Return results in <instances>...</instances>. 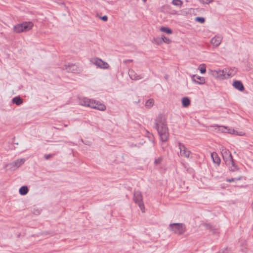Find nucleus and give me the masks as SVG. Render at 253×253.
<instances>
[{
    "label": "nucleus",
    "mask_w": 253,
    "mask_h": 253,
    "mask_svg": "<svg viewBox=\"0 0 253 253\" xmlns=\"http://www.w3.org/2000/svg\"><path fill=\"white\" fill-rule=\"evenodd\" d=\"M155 127L158 132L161 140L163 142L167 141L169 133L164 115L160 114L157 117L155 120Z\"/></svg>",
    "instance_id": "nucleus-1"
},
{
    "label": "nucleus",
    "mask_w": 253,
    "mask_h": 253,
    "mask_svg": "<svg viewBox=\"0 0 253 253\" xmlns=\"http://www.w3.org/2000/svg\"><path fill=\"white\" fill-rule=\"evenodd\" d=\"M221 153L223 159L226 164L228 166L231 171H235L238 169V167L235 165L233 157L229 150L225 147L222 146L220 148Z\"/></svg>",
    "instance_id": "nucleus-2"
},
{
    "label": "nucleus",
    "mask_w": 253,
    "mask_h": 253,
    "mask_svg": "<svg viewBox=\"0 0 253 253\" xmlns=\"http://www.w3.org/2000/svg\"><path fill=\"white\" fill-rule=\"evenodd\" d=\"M79 103L82 106L90 107L100 111H104L106 108L105 105L86 97H82L80 98Z\"/></svg>",
    "instance_id": "nucleus-3"
},
{
    "label": "nucleus",
    "mask_w": 253,
    "mask_h": 253,
    "mask_svg": "<svg viewBox=\"0 0 253 253\" xmlns=\"http://www.w3.org/2000/svg\"><path fill=\"white\" fill-rule=\"evenodd\" d=\"M169 229L174 234L181 235L186 231V227L185 224L184 223H173L169 225Z\"/></svg>",
    "instance_id": "nucleus-4"
},
{
    "label": "nucleus",
    "mask_w": 253,
    "mask_h": 253,
    "mask_svg": "<svg viewBox=\"0 0 253 253\" xmlns=\"http://www.w3.org/2000/svg\"><path fill=\"white\" fill-rule=\"evenodd\" d=\"M33 27V23L31 22H25L21 24H18L13 27V30L15 33H20L27 32L31 30Z\"/></svg>",
    "instance_id": "nucleus-5"
},
{
    "label": "nucleus",
    "mask_w": 253,
    "mask_h": 253,
    "mask_svg": "<svg viewBox=\"0 0 253 253\" xmlns=\"http://www.w3.org/2000/svg\"><path fill=\"white\" fill-rule=\"evenodd\" d=\"M89 61L91 64L101 69H108L110 67L108 63L98 57L91 58Z\"/></svg>",
    "instance_id": "nucleus-6"
},
{
    "label": "nucleus",
    "mask_w": 253,
    "mask_h": 253,
    "mask_svg": "<svg viewBox=\"0 0 253 253\" xmlns=\"http://www.w3.org/2000/svg\"><path fill=\"white\" fill-rule=\"evenodd\" d=\"M25 162L24 158L19 159L11 163L6 165L5 168H7V170L14 171L23 165Z\"/></svg>",
    "instance_id": "nucleus-7"
},
{
    "label": "nucleus",
    "mask_w": 253,
    "mask_h": 253,
    "mask_svg": "<svg viewBox=\"0 0 253 253\" xmlns=\"http://www.w3.org/2000/svg\"><path fill=\"white\" fill-rule=\"evenodd\" d=\"M147 135L144 136L143 138L144 143L145 144V147L147 148H152L154 146V137L152 134L149 133L146 130Z\"/></svg>",
    "instance_id": "nucleus-8"
},
{
    "label": "nucleus",
    "mask_w": 253,
    "mask_h": 253,
    "mask_svg": "<svg viewBox=\"0 0 253 253\" xmlns=\"http://www.w3.org/2000/svg\"><path fill=\"white\" fill-rule=\"evenodd\" d=\"M178 147L180 150V155L186 158H189L191 152L186 147L184 144L178 142Z\"/></svg>",
    "instance_id": "nucleus-9"
},
{
    "label": "nucleus",
    "mask_w": 253,
    "mask_h": 253,
    "mask_svg": "<svg viewBox=\"0 0 253 253\" xmlns=\"http://www.w3.org/2000/svg\"><path fill=\"white\" fill-rule=\"evenodd\" d=\"M65 70L68 72L73 73H79L81 71V69L77 65L74 64L66 65Z\"/></svg>",
    "instance_id": "nucleus-10"
},
{
    "label": "nucleus",
    "mask_w": 253,
    "mask_h": 253,
    "mask_svg": "<svg viewBox=\"0 0 253 253\" xmlns=\"http://www.w3.org/2000/svg\"><path fill=\"white\" fill-rule=\"evenodd\" d=\"M133 200L135 203L137 204L141 210L142 209V196L141 192L135 191L134 193Z\"/></svg>",
    "instance_id": "nucleus-11"
},
{
    "label": "nucleus",
    "mask_w": 253,
    "mask_h": 253,
    "mask_svg": "<svg viewBox=\"0 0 253 253\" xmlns=\"http://www.w3.org/2000/svg\"><path fill=\"white\" fill-rule=\"evenodd\" d=\"M222 40V37L219 36H215L211 40V43L214 46H218L220 45Z\"/></svg>",
    "instance_id": "nucleus-12"
},
{
    "label": "nucleus",
    "mask_w": 253,
    "mask_h": 253,
    "mask_svg": "<svg viewBox=\"0 0 253 253\" xmlns=\"http://www.w3.org/2000/svg\"><path fill=\"white\" fill-rule=\"evenodd\" d=\"M211 75L215 78L223 79L224 77V74L223 70H214L211 71Z\"/></svg>",
    "instance_id": "nucleus-13"
},
{
    "label": "nucleus",
    "mask_w": 253,
    "mask_h": 253,
    "mask_svg": "<svg viewBox=\"0 0 253 253\" xmlns=\"http://www.w3.org/2000/svg\"><path fill=\"white\" fill-rule=\"evenodd\" d=\"M192 79L193 82L198 84H202L205 83V79L199 76L194 75Z\"/></svg>",
    "instance_id": "nucleus-14"
},
{
    "label": "nucleus",
    "mask_w": 253,
    "mask_h": 253,
    "mask_svg": "<svg viewBox=\"0 0 253 253\" xmlns=\"http://www.w3.org/2000/svg\"><path fill=\"white\" fill-rule=\"evenodd\" d=\"M233 86L237 89L239 91H243L244 90L245 88L242 84V83L240 81H235L233 82Z\"/></svg>",
    "instance_id": "nucleus-15"
},
{
    "label": "nucleus",
    "mask_w": 253,
    "mask_h": 253,
    "mask_svg": "<svg viewBox=\"0 0 253 253\" xmlns=\"http://www.w3.org/2000/svg\"><path fill=\"white\" fill-rule=\"evenodd\" d=\"M128 75L130 79L132 80H138L141 79V76L138 75L137 73L132 70L129 71Z\"/></svg>",
    "instance_id": "nucleus-16"
},
{
    "label": "nucleus",
    "mask_w": 253,
    "mask_h": 253,
    "mask_svg": "<svg viewBox=\"0 0 253 253\" xmlns=\"http://www.w3.org/2000/svg\"><path fill=\"white\" fill-rule=\"evenodd\" d=\"M211 157L212 158V161L214 163L216 164L217 165H219L220 164V159L218 157V155L216 152H212L211 153Z\"/></svg>",
    "instance_id": "nucleus-17"
},
{
    "label": "nucleus",
    "mask_w": 253,
    "mask_h": 253,
    "mask_svg": "<svg viewBox=\"0 0 253 253\" xmlns=\"http://www.w3.org/2000/svg\"><path fill=\"white\" fill-rule=\"evenodd\" d=\"M182 104L184 107H188L190 104V100L187 97H184L182 99Z\"/></svg>",
    "instance_id": "nucleus-18"
},
{
    "label": "nucleus",
    "mask_w": 253,
    "mask_h": 253,
    "mask_svg": "<svg viewBox=\"0 0 253 253\" xmlns=\"http://www.w3.org/2000/svg\"><path fill=\"white\" fill-rule=\"evenodd\" d=\"M12 102L19 106L22 104L23 100L20 97L16 96L12 99Z\"/></svg>",
    "instance_id": "nucleus-19"
},
{
    "label": "nucleus",
    "mask_w": 253,
    "mask_h": 253,
    "mask_svg": "<svg viewBox=\"0 0 253 253\" xmlns=\"http://www.w3.org/2000/svg\"><path fill=\"white\" fill-rule=\"evenodd\" d=\"M28 188L27 186H22L19 190V192L20 195H25L28 192Z\"/></svg>",
    "instance_id": "nucleus-20"
},
{
    "label": "nucleus",
    "mask_w": 253,
    "mask_h": 253,
    "mask_svg": "<svg viewBox=\"0 0 253 253\" xmlns=\"http://www.w3.org/2000/svg\"><path fill=\"white\" fill-rule=\"evenodd\" d=\"M154 104V100L153 98L148 99L145 103V106L146 108H151Z\"/></svg>",
    "instance_id": "nucleus-21"
},
{
    "label": "nucleus",
    "mask_w": 253,
    "mask_h": 253,
    "mask_svg": "<svg viewBox=\"0 0 253 253\" xmlns=\"http://www.w3.org/2000/svg\"><path fill=\"white\" fill-rule=\"evenodd\" d=\"M203 225L206 227V228L208 230H209L211 231H212L213 233L215 232L216 229L212 226L210 223H204Z\"/></svg>",
    "instance_id": "nucleus-22"
},
{
    "label": "nucleus",
    "mask_w": 253,
    "mask_h": 253,
    "mask_svg": "<svg viewBox=\"0 0 253 253\" xmlns=\"http://www.w3.org/2000/svg\"><path fill=\"white\" fill-rule=\"evenodd\" d=\"M159 40H160L159 42L160 43H161L162 41L163 42H164L168 44L170 43L171 42L169 38L166 37L164 35L162 36L161 39H159Z\"/></svg>",
    "instance_id": "nucleus-23"
},
{
    "label": "nucleus",
    "mask_w": 253,
    "mask_h": 253,
    "mask_svg": "<svg viewBox=\"0 0 253 253\" xmlns=\"http://www.w3.org/2000/svg\"><path fill=\"white\" fill-rule=\"evenodd\" d=\"M171 3L174 5L180 7L183 4V2L181 0H172Z\"/></svg>",
    "instance_id": "nucleus-24"
},
{
    "label": "nucleus",
    "mask_w": 253,
    "mask_h": 253,
    "mask_svg": "<svg viewBox=\"0 0 253 253\" xmlns=\"http://www.w3.org/2000/svg\"><path fill=\"white\" fill-rule=\"evenodd\" d=\"M160 30L162 32H166V33L169 34H171L172 33V31L170 29L166 27H161Z\"/></svg>",
    "instance_id": "nucleus-25"
},
{
    "label": "nucleus",
    "mask_w": 253,
    "mask_h": 253,
    "mask_svg": "<svg viewBox=\"0 0 253 253\" xmlns=\"http://www.w3.org/2000/svg\"><path fill=\"white\" fill-rule=\"evenodd\" d=\"M228 132L232 134H235L237 135L242 136L244 135V133L243 132H238L237 131L234 129H228Z\"/></svg>",
    "instance_id": "nucleus-26"
},
{
    "label": "nucleus",
    "mask_w": 253,
    "mask_h": 253,
    "mask_svg": "<svg viewBox=\"0 0 253 253\" xmlns=\"http://www.w3.org/2000/svg\"><path fill=\"white\" fill-rule=\"evenodd\" d=\"M242 176H240L237 178H229V179H226V181L229 182H231L234 181L235 180H240L242 179Z\"/></svg>",
    "instance_id": "nucleus-27"
},
{
    "label": "nucleus",
    "mask_w": 253,
    "mask_h": 253,
    "mask_svg": "<svg viewBox=\"0 0 253 253\" xmlns=\"http://www.w3.org/2000/svg\"><path fill=\"white\" fill-rule=\"evenodd\" d=\"M163 161V158L162 157H159L158 158L155 159L154 161V163L156 165H159Z\"/></svg>",
    "instance_id": "nucleus-28"
},
{
    "label": "nucleus",
    "mask_w": 253,
    "mask_h": 253,
    "mask_svg": "<svg viewBox=\"0 0 253 253\" xmlns=\"http://www.w3.org/2000/svg\"><path fill=\"white\" fill-rule=\"evenodd\" d=\"M200 71L201 73L205 74L206 72V68L205 64H202L200 67Z\"/></svg>",
    "instance_id": "nucleus-29"
},
{
    "label": "nucleus",
    "mask_w": 253,
    "mask_h": 253,
    "mask_svg": "<svg viewBox=\"0 0 253 253\" xmlns=\"http://www.w3.org/2000/svg\"><path fill=\"white\" fill-rule=\"evenodd\" d=\"M196 21L201 23H203L205 21V19L204 17H197L196 18Z\"/></svg>",
    "instance_id": "nucleus-30"
},
{
    "label": "nucleus",
    "mask_w": 253,
    "mask_h": 253,
    "mask_svg": "<svg viewBox=\"0 0 253 253\" xmlns=\"http://www.w3.org/2000/svg\"><path fill=\"white\" fill-rule=\"evenodd\" d=\"M219 253H232L230 250L228 249L227 248H226L224 249H223L222 251H220Z\"/></svg>",
    "instance_id": "nucleus-31"
},
{
    "label": "nucleus",
    "mask_w": 253,
    "mask_h": 253,
    "mask_svg": "<svg viewBox=\"0 0 253 253\" xmlns=\"http://www.w3.org/2000/svg\"><path fill=\"white\" fill-rule=\"evenodd\" d=\"M201 2L205 4H209L212 2L213 0H199Z\"/></svg>",
    "instance_id": "nucleus-32"
},
{
    "label": "nucleus",
    "mask_w": 253,
    "mask_h": 253,
    "mask_svg": "<svg viewBox=\"0 0 253 253\" xmlns=\"http://www.w3.org/2000/svg\"><path fill=\"white\" fill-rule=\"evenodd\" d=\"M52 157V155H51V154H47V155H45L44 156V158L45 160H48V159H49L50 158H51Z\"/></svg>",
    "instance_id": "nucleus-33"
},
{
    "label": "nucleus",
    "mask_w": 253,
    "mask_h": 253,
    "mask_svg": "<svg viewBox=\"0 0 253 253\" xmlns=\"http://www.w3.org/2000/svg\"><path fill=\"white\" fill-rule=\"evenodd\" d=\"M100 18L104 21H106L108 20V17L106 15L101 17Z\"/></svg>",
    "instance_id": "nucleus-34"
},
{
    "label": "nucleus",
    "mask_w": 253,
    "mask_h": 253,
    "mask_svg": "<svg viewBox=\"0 0 253 253\" xmlns=\"http://www.w3.org/2000/svg\"><path fill=\"white\" fill-rule=\"evenodd\" d=\"M241 251L243 253H247V250L246 248H245V249H241Z\"/></svg>",
    "instance_id": "nucleus-35"
},
{
    "label": "nucleus",
    "mask_w": 253,
    "mask_h": 253,
    "mask_svg": "<svg viewBox=\"0 0 253 253\" xmlns=\"http://www.w3.org/2000/svg\"><path fill=\"white\" fill-rule=\"evenodd\" d=\"M140 101V99H138V101H135V102H137V103H138V102H139Z\"/></svg>",
    "instance_id": "nucleus-36"
},
{
    "label": "nucleus",
    "mask_w": 253,
    "mask_h": 253,
    "mask_svg": "<svg viewBox=\"0 0 253 253\" xmlns=\"http://www.w3.org/2000/svg\"><path fill=\"white\" fill-rule=\"evenodd\" d=\"M64 126L65 127H67L68 125H66V124H65V125H64Z\"/></svg>",
    "instance_id": "nucleus-37"
},
{
    "label": "nucleus",
    "mask_w": 253,
    "mask_h": 253,
    "mask_svg": "<svg viewBox=\"0 0 253 253\" xmlns=\"http://www.w3.org/2000/svg\"><path fill=\"white\" fill-rule=\"evenodd\" d=\"M146 1V0H143V2H145Z\"/></svg>",
    "instance_id": "nucleus-38"
},
{
    "label": "nucleus",
    "mask_w": 253,
    "mask_h": 253,
    "mask_svg": "<svg viewBox=\"0 0 253 253\" xmlns=\"http://www.w3.org/2000/svg\"><path fill=\"white\" fill-rule=\"evenodd\" d=\"M225 129H227V127H224Z\"/></svg>",
    "instance_id": "nucleus-39"
}]
</instances>
